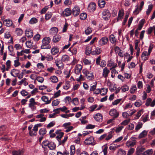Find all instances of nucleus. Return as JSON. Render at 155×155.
Instances as JSON below:
<instances>
[{
	"label": "nucleus",
	"mask_w": 155,
	"mask_h": 155,
	"mask_svg": "<svg viewBox=\"0 0 155 155\" xmlns=\"http://www.w3.org/2000/svg\"><path fill=\"white\" fill-rule=\"evenodd\" d=\"M51 41V39L49 37L44 38L42 40V45L41 46V49H50L51 46L49 45Z\"/></svg>",
	"instance_id": "1"
},
{
	"label": "nucleus",
	"mask_w": 155,
	"mask_h": 155,
	"mask_svg": "<svg viewBox=\"0 0 155 155\" xmlns=\"http://www.w3.org/2000/svg\"><path fill=\"white\" fill-rule=\"evenodd\" d=\"M82 67L79 64L76 65L74 68V72L77 74H80V76L76 79L77 81H80L82 78V75L81 74V71L82 69Z\"/></svg>",
	"instance_id": "2"
},
{
	"label": "nucleus",
	"mask_w": 155,
	"mask_h": 155,
	"mask_svg": "<svg viewBox=\"0 0 155 155\" xmlns=\"http://www.w3.org/2000/svg\"><path fill=\"white\" fill-rule=\"evenodd\" d=\"M84 143L87 145H93L96 144L94 138L92 136L86 139L84 141Z\"/></svg>",
	"instance_id": "3"
},
{
	"label": "nucleus",
	"mask_w": 155,
	"mask_h": 155,
	"mask_svg": "<svg viewBox=\"0 0 155 155\" xmlns=\"http://www.w3.org/2000/svg\"><path fill=\"white\" fill-rule=\"evenodd\" d=\"M101 57L100 56H98L96 60V63L97 65H99L102 68L105 66L106 64V61L104 60H102L100 62Z\"/></svg>",
	"instance_id": "4"
},
{
	"label": "nucleus",
	"mask_w": 155,
	"mask_h": 155,
	"mask_svg": "<svg viewBox=\"0 0 155 155\" xmlns=\"http://www.w3.org/2000/svg\"><path fill=\"white\" fill-rule=\"evenodd\" d=\"M108 40V38L106 37H102L98 41L99 46H101L107 44Z\"/></svg>",
	"instance_id": "5"
},
{
	"label": "nucleus",
	"mask_w": 155,
	"mask_h": 155,
	"mask_svg": "<svg viewBox=\"0 0 155 155\" xmlns=\"http://www.w3.org/2000/svg\"><path fill=\"white\" fill-rule=\"evenodd\" d=\"M110 115L115 118L118 117L119 114L118 112L115 109H112L109 111Z\"/></svg>",
	"instance_id": "6"
},
{
	"label": "nucleus",
	"mask_w": 155,
	"mask_h": 155,
	"mask_svg": "<svg viewBox=\"0 0 155 155\" xmlns=\"http://www.w3.org/2000/svg\"><path fill=\"white\" fill-rule=\"evenodd\" d=\"M109 39L110 42L114 45H116L118 42L116 37L113 34L109 36Z\"/></svg>",
	"instance_id": "7"
},
{
	"label": "nucleus",
	"mask_w": 155,
	"mask_h": 155,
	"mask_svg": "<svg viewBox=\"0 0 155 155\" xmlns=\"http://www.w3.org/2000/svg\"><path fill=\"white\" fill-rule=\"evenodd\" d=\"M83 71L84 73H85L86 77L87 79L91 80L94 79V76L92 73L87 70Z\"/></svg>",
	"instance_id": "8"
},
{
	"label": "nucleus",
	"mask_w": 155,
	"mask_h": 155,
	"mask_svg": "<svg viewBox=\"0 0 155 155\" xmlns=\"http://www.w3.org/2000/svg\"><path fill=\"white\" fill-rule=\"evenodd\" d=\"M25 34L28 38H31L33 36V32L32 30L27 28L25 30Z\"/></svg>",
	"instance_id": "9"
},
{
	"label": "nucleus",
	"mask_w": 155,
	"mask_h": 155,
	"mask_svg": "<svg viewBox=\"0 0 155 155\" xmlns=\"http://www.w3.org/2000/svg\"><path fill=\"white\" fill-rule=\"evenodd\" d=\"M96 5L94 2L91 3L88 7V9L91 12H94L96 9Z\"/></svg>",
	"instance_id": "10"
},
{
	"label": "nucleus",
	"mask_w": 155,
	"mask_h": 155,
	"mask_svg": "<svg viewBox=\"0 0 155 155\" xmlns=\"http://www.w3.org/2000/svg\"><path fill=\"white\" fill-rule=\"evenodd\" d=\"M102 16L103 18L106 19L107 18L110 16V13L109 11L107 9H104L102 13Z\"/></svg>",
	"instance_id": "11"
},
{
	"label": "nucleus",
	"mask_w": 155,
	"mask_h": 155,
	"mask_svg": "<svg viewBox=\"0 0 155 155\" xmlns=\"http://www.w3.org/2000/svg\"><path fill=\"white\" fill-rule=\"evenodd\" d=\"M110 72V70L107 67H105L103 70L102 76L105 78H107Z\"/></svg>",
	"instance_id": "12"
},
{
	"label": "nucleus",
	"mask_w": 155,
	"mask_h": 155,
	"mask_svg": "<svg viewBox=\"0 0 155 155\" xmlns=\"http://www.w3.org/2000/svg\"><path fill=\"white\" fill-rule=\"evenodd\" d=\"M80 9L77 6H75L72 9L73 14L74 16L78 15L80 13Z\"/></svg>",
	"instance_id": "13"
},
{
	"label": "nucleus",
	"mask_w": 155,
	"mask_h": 155,
	"mask_svg": "<svg viewBox=\"0 0 155 155\" xmlns=\"http://www.w3.org/2000/svg\"><path fill=\"white\" fill-rule=\"evenodd\" d=\"M12 24L13 22L12 20L9 18L6 19L4 21L3 24L7 27H10L12 25Z\"/></svg>",
	"instance_id": "14"
},
{
	"label": "nucleus",
	"mask_w": 155,
	"mask_h": 155,
	"mask_svg": "<svg viewBox=\"0 0 155 155\" xmlns=\"http://www.w3.org/2000/svg\"><path fill=\"white\" fill-rule=\"evenodd\" d=\"M150 55V54L147 51H145L143 52L141 55L142 60H143L144 61L147 60L148 58Z\"/></svg>",
	"instance_id": "15"
},
{
	"label": "nucleus",
	"mask_w": 155,
	"mask_h": 155,
	"mask_svg": "<svg viewBox=\"0 0 155 155\" xmlns=\"http://www.w3.org/2000/svg\"><path fill=\"white\" fill-rule=\"evenodd\" d=\"M41 100L45 102V104H47L51 102V99L49 100L48 97L46 96H43L41 97Z\"/></svg>",
	"instance_id": "16"
},
{
	"label": "nucleus",
	"mask_w": 155,
	"mask_h": 155,
	"mask_svg": "<svg viewBox=\"0 0 155 155\" xmlns=\"http://www.w3.org/2000/svg\"><path fill=\"white\" fill-rule=\"evenodd\" d=\"M61 61L59 60H55V63L56 65L58 67L59 69H62L63 68L64 65Z\"/></svg>",
	"instance_id": "17"
},
{
	"label": "nucleus",
	"mask_w": 155,
	"mask_h": 155,
	"mask_svg": "<svg viewBox=\"0 0 155 155\" xmlns=\"http://www.w3.org/2000/svg\"><path fill=\"white\" fill-rule=\"evenodd\" d=\"M71 13V10L68 8L65 9L62 13L63 15L65 16H68L70 15Z\"/></svg>",
	"instance_id": "18"
},
{
	"label": "nucleus",
	"mask_w": 155,
	"mask_h": 155,
	"mask_svg": "<svg viewBox=\"0 0 155 155\" xmlns=\"http://www.w3.org/2000/svg\"><path fill=\"white\" fill-rule=\"evenodd\" d=\"M24 151L22 150H14L12 151V155H22Z\"/></svg>",
	"instance_id": "19"
},
{
	"label": "nucleus",
	"mask_w": 155,
	"mask_h": 155,
	"mask_svg": "<svg viewBox=\"0 0 155 155\" xmlns=\"http://www.w3.org/2000/svg\"><path fill=\"white\" fill-rule=\"evenodd\" d=\"M94 119L97 121H101L102 120V116L100 113H97L94 116Z\"/></svg>",
	"instance_id": "20"
},
{
	"label": "nucleus",
	"mask_w": 155,
	"mask_h": 155,
	"mask_svg": "<svg viewBox=\"0 0 155 155\" xmlns=\"http://www.w3.org/2000/svg\"><path fill=\"white\" fill-rule=\"evenodd\" d=\"M107 66L109 67H111V68H114L117 67V64L115 63L113 61L110 60L108 61Z\"/></svg>",
	"instance_id": "21"
},
{
	"label": "nucleus",
	"mask_w": 155,
	"mask_h": 155,
	"mask_svg": "<svg viewBox=\"0 0 155 155\" xmlns=\"http://www.w3.org/2000/svg\"><path fill=\"white\" fill-rule=\"evenodd\" d=\"M102 50L101 48L97 47L96 48L95 50L92 51V54L93 55H98L101 52Z\"/></svg>",
	"instance_id": "22"
},
{
	"label": "nucleus",
	"mask_w": 155,
	"mask_h": 155,
	"mask_svg": "<svg viewBox=\"0 0 155 155\" xmlns=\"http://www.w3.org/2000/svg\"><path fill=\"white\" fill-rule=\"evenodd\" d=\"M120 147V145H115L114 144H110L109 149L110 150L112 151L115 150L117 148Z\"/></svg>",
	"instance_id": "23"
},
{
	"label": "nucleus",
	"mask_w": 155,
	"mask_h": 155,
	"mask_svg": "<svg viewBox=\"0 0 155 155\" xmlns=\"http://www.w3.org/2000/svg\"><path fill=\"white\" fill-rule=\"evenodd\" d=\"M58 29L56 27H54L51 28L49 31L50 33L52 35L56 34L58 32Z\"/></svg>",
	"instance_id": "24"
},
{
	"label": "nucleus",
	"mask_w": 155,
	"mask_h": 155,
	"mask_svg": "<svg viewBox=\"0 0 155 155\" xmlns=\"http://www.w3.org/2000/svg\"><path fill=\"white\" fill-rule=\"evenodd\" d=\"M148 133V131L146 130H143L139 134L138 138L140 139L145 137L147 135Z\"/></svg>",
	"instance_id": "25"
},
{
	"label": "nucleus",
	"mask_w": 155,
	"mask_h": 155,
	"mask_svg": "<svg viewBox=\"0 0 155 155\" xmlns=\"http://www.w3.org/2000/svg\"><path fill=\"white\" fill-rule=\"evenodd\" d=\"M135 144L136 142H135L130 140H128L126 143V146L128 147H133Z\"/></svg>",
	"instance_id": "26"
},
{
	"label": "nucleus",
	"mask_w": 155,
	"mask_h": 155,
	"mask_svg": "<svg viewBox=\"0 0 155 155\" xmlns=\"http://www.w3.org/2000/svg\"><path fill=\"white\" fill-rule=\"evenodd\" d=\"M124 14V12L123 10H121L119 11L117 19V21L123 18Z\"/></svg>",
	"instance_id": "27"
},
{
	"label": "nucleus",
	"mask_w": 155,
	"mask_h": 155,
	"mask_svg": "<svg viewBox=\"0 0 155 155\" xmlns=\"http://www.w3.org/2000/svg\"><path fill=\"white\" fill-rule=\"evenodd\" d=\"M61 38V36L59 35H56L53 37L52 41L54 43H56L59 41Z\"/></svg>",
	"instance_id": "28"
},
{
	"label": "nucleus",
	"mask_w": 155,
	"mask_h": 155,
	"mask_svg": "<svg viewBox=\"0 0 155 155\" xmlns=\"http://www.w3.org/2000/svg\"><path fill=\"white\" fill-rule=\"evenodd\" d=\"M121 101V103H120V105L124 101H122V98L117 99L113 102L112 104L113 105H116L120 103Z\"/></svg>",
	"instance_id": "29"
},
{
	"label": "nucleus",
	"mask_w": 155,
	"mask_h": 155,
	"mask_svg": "<svg viewBox=\"0 0 155 155\" xmlns=\"http://www.w3.org/2000/svg\"><path fill=\"white\" fill-rule=\"evenodd\" d=\"M143 126V124L142 122H138L137 123L135 127V130L136 131H137L142 127Z\"/></svg>",
	"instance_id": "30"
},
{
	"label": "nucleus",
	"mask_w": 155,
	"mask_h": 155,
	"mask_svg": "<svg viewBox=\"0 0 155 155\" xmlns=\"http://www.w3.org/2000/svg\"><path fill=\"white\" fill-rule=\"evenodd\" d=\"M48 147L51 150H54L55 148L56 145L53 142H50L48 144Z\"/></svg>",
	"instance_id": "31"
},
{
	"label": "nucleus",
	"mask_w": 155,
	"mask_h": 155,
	"mask_svg": "<svg viewBox=\"0 0 155 155\" xmlns=\"http://www.w3.org/2000/svg\"><path fill=\"white\" fill-rule=\"evenodd\" d=\"M69 59V57L67 55H63L61 58V61L62 62H67Z\"/></svg>",
	"instance_id": "32"
},
{
	"label": "nucleus",
	"mask_w": 155,
	"mask_h": 155,
	"mask_svg": "<svg viewBox=\"0 0 155 155\" xmlns=\"http://www.w3.org/2000/svg\"><path fill=\"white\" fill-rule=\"evenodd\" d=\"M106 2L104 0H99L98 1V4L99 6L101 8H104Z\"/></svg>",
	"instance_id": "33"
},
{
	"label": "nucleus",
	"mask_w": 155,
	"mask_h": 155,
	"mask_svg": "<svg viewBox=\"0 0 155 155\" xmlns=\"http://www.w3.org/2000/svg\"><path fill=\"white\" fill-rule=\"evenodd\" d=\"M60 130H57L55 133L58 135L56 137V138H61L63 136L64 133L62 132H60Z\"/></svg>",
	"instance_id": "34"
},
{
	"label": "nucleus",
	"mask_w": 155,
	"mask_h": 155,
	"mask_svg": "<svg viewBox=\"0 0 155 155\" xmlns=\"http://www.w3.org/2000/svg\"><path fill=\"white\" fill-rule=\"evenodd\" d=\"M59 52V49L57 48H52L51 50V53L54 55H55Z\"/></svg>",
	"instance_id": "35"
},
{
	"label": "nucleus",
	"mask_w": 155,
	"mask_h": 155,
	"mask_svg": "<svg viewBox=\"0 0 155 155\" xmlns=\"http://www.w3.org/2000/svg\"><path fill=\"white\" fill-rule=\"evenodd\" d=\"M15 32L17 35L20 36L22 35L23 31L20 28H17L15 29Z\"/></svg>",
	"instance_id": "36"
},
{
	"label": "nucleus",
	"mask_w": 155,
	"mask_h": 155,
	"mask_svg": "<svg viewBox=\"0 0 155 155\" xmlns=\"http://www.w3.org/2000/svg\"><path fill=\"white\" fill-rule=\"evenodd\" d=\"M153 153V150L152 149H149L144 152L142 155H151Z\"/></svg>",
	"instance_id": "37"
},
{
	"label": "nucleus",
	"mask_w": 155,
	"mask_h": 155,
	"mask_svg": "<svg viewBox=\"0 0 155 155\" xmlns=\"http://www.w3.org/2000/svg\"><path fill=\"white\" fill-rule=\"evenodd\" d=\"M50 79L51 82L54 83H56L58 81V78L54 75L51 76L50 78Z\"/></svg>",
	"instance_id": "38"
},
{
	"label": "nucleus",
	"mask_w": 155,
	"mask_h": 155,
	"mask_svg": "<svg viewBox=\"0 0 155 155\" xmlns=\"http://www.w3.org/2000/svg\"><path fill=\"white\" fill-rule=\"evenodd\" d=\"M92 31V28L89 27H87L84 31L85 33L87 35L91 34Z\"/></svg>",
	"instance_id": "39"
},
{
	"label": "nucleus",
	"mask_w": 155,
	"mask_h": 155,
	"mask_svg": "<svg viewBox=\"0 0 155 155\" xmlns=\"http://www.w3.org/2000/svg\"><path fill=\"white\" fill-rule=\"evenodd\" d=\"M47 131L45 128H41L39 131V134L41 135H44L46 133Z\"/></svg>",
	"instance_id": "40"
},
{
	"label": "nucleus",
	"mask_w": 155,
	"mask_h": 155,
	"mask_svg": "<svg viewBox=\"0 0 155 155\" xmlns=\"http://www.w3.org/2000/svg\"><path fill=\"white\" fill-rule=\"evenodd\" d=\"M112 131H111L108 133V134L107 135L106 134V137H105V140H108L111 139L112 137Z\"/></svg>",
	"instance_id": "41"
},
{
	"label": "nucleus",
	"mask_w": 155,
	"mask_h": 155,
	"mask_svg": "<svg viewBox=\"0 0 155 155\" xmlns=\"http://www.w3.org/2000/svg\"><path fill=\"white\" fill-rule=\"evenodd\" d=\"M26 46L28 48H31L33 47V43L30 41H27L26 42Z\"/></svg>",
	"instance_id": "42"
},
{
	"label": "nucleus",
	"mask_w": 155,
	"mask_h": 155,
	"mask_svg": "<svg viewBox=\"0 0 155 155\" xmlns=\"http://www.w3.org/2000/svg\"><path fill=\"white\" fill-rule=\"evenodd\" d=\"M6 70L8 71L11 68V61L10 60H8L6 63Z\"/></svg>",
	"instance_id": "43"
},
{
	"label": "nucleus",
	"mask_w": 155,
	"mask_h": 155,
	"mask_svg": "<svg viewBox=\"0 0 155 155\" xmlns=\"http://www.w3.org/2000/svg\"><path fill=\"white\" fill-rule=\"evenodd\" d=\"M121 88L122 92H124L129 90V87L127 85H125L122 86Z\"/></svg>",
	"instance_id": "44"
},
{
	"label": "nucleus",
	"mask_w": 155,
	"mask_h": 155,
	"mask_svg": "<svg viewBox=\"0 0 155 155\" xmlns=\"http://www.w3.org/2000/svg\"><path fill=\"white\" fill-rule=\"evenodd\" d=\"M38 22L37 19L35 18H32L29 21V23L31 24H33Z\"/></svg>",
	"instance_id": "45"
},
{
	"label": "nucleus",
	"mask_w": 155,
	"mask_h": 155,
	"mask_svg": "<svg viewBox=\"0 0 155 155\" xmlns=\"http://www.w3.org/2000/svg\"><path fill=\"white\" fill-rule=\"evenodd\" d=\"M126 154V152L125 150L121 149H119L117 153V155H125Z\"/></svg>",
	"instance_id": "46"
},
{
	"label": "nucleus",
	"mask_w": 155,
	"mask_h": 155,
	"mask_svg": "<svg viewBox=\"0 0 155 155\" xmlns=\"http://www.w3.org/2000/svg\"><path fill=\"white\" fill-rule=\"evenodd\" d=\"M137 87L136 85H133L131 86L130 89V93L133 94L134 93L135 91L137 90Z\"/></svg>",
	"instance_id": "47"
},
{
	"label": "nucleus",
	"mask_w": 155,
	"mask_h": 155,
	"mask_svg": "<svg viewBox=\"0 0 155 155\" xmlns=\"http://www.w3.org/2000/svg\"><path fill=\"white\" fill-rule=\"evenodd\" d=\"M143 148H138L137 149L136 155H140L143 151Z\"/></svg>",
	"instance_id": "48"
},
{
	"label": "nucleus",
	"mask_w": 155,
	"mask_h": 155,
	"mask_svg": "<svg viewBox=\"0 0 155 155\" xmlns=\"http://www.w3.org/2000/svg\"><path fill=\"white\" fill-rule=\"evenodd\" d=\"M60 101L58 99L54 100L52 101V106H57L60 103Z\"/></svg>",
	"instance_id": "49"
},
{
	"label": "nucleus",
	"mask_w": 155,
	"mask_h": 155,
	"mask_svg": "<svg viewBox=\"0 0 155 155\" xmlns=\"http://www.w3.org/2000/svg\"><path fill=\"white\" fill-rule=\"evenodd\" d=\"M75 147L74 146H71L70 147V155H74L75 153Z\"/></svg>",
	"instance_id": "50"
},
{
	"label": "nucleus",
	"mask_w": 155,
	"mask_h": 155,
	"mask_svg": "<svg viewBox=\"0 0 155 155\" xmlns=\"http://www.w3.org/2000/svg\"><path fill=\"white\" fill-rule=\"evenodd\" d=\"M87 17V14L85 13H82L80 14V18L81 20H84Z\"/></svg>",
	"instance_id": "51"
},
{
	"label": "nucleus",
	"mask_w": 155,
	"mask_h": 155,
	"mask_svg": "<svg viewBox=\"0 0 155 155\" xmlns=\"http://www.w3.org/2000/svg\"><path fill=\"white\" fill-rule=\"evenodd\" d=\"M124 127L123 126H119L115 127V131L117 133L120 132L123 128Z\"/></svg>",
	"instance_id": "52"
},
{
	"label": "nucleus",
	"mask_w": 155,
	"mask_h": 155,
	"mask_svg": "<svg viewBox=\"0 0 155 155\" xmlns=\"http://www.w3.org/2000/svg\"><path fill=\"white\" fill-rule=\"evenodd\" d=\"M136 9L134 11V13L135 15H137L140 12V8H139V6L138 5H137L135 6Z\"/></svg>",
	"instance_id": "53"
},
{
	"label": "nucleus",
	"mask_w": 155,
	"mask_h": 155,
	"mask_svg": "<svg viewBox=\"0 0 155 155\" xmlns=\"http://www.w3.org/2000/svg\"><path fill=\"white\" fill-rule=\"evenodd\" d=\"M101 92L102 91L103 93H101V94L102 96H104L106 95L108 91V89L107 88H101Z\"/></svg>",
	"instance_id": "54"
},
{
	"label": "nucleus",
	"mask_w": 155,
	"mask_h": 155,
	"mask_svg": "<svg viewBox=\"0 0 155 155\" xmlns=\"http://www.w3.org/2000/svg\"><path fill=\"white\" fill-rule=\"evenodd\" d=\"M72 103L75 105H78L79 103L78 98L77 97L74 98L72 101Z\"/></svg>",
	"instance_id": "55"
},
{
	"label": "nucleus",
	"mask_w": 155,
	"mask_h": 155,
	"mask_svg": "<svg viewBox=\"0 0 155 155\" xmlns=\"http://www.w3.org/2000/svg\"><path fill=\"white\" fill-rule=\"evenodd\" d=\"M153 5H149L148 7V8L146 12V14L147 15H149L150 12L151 11V10L152 9Z\"/></svg>",
	"instance_id": "56"
},
{
	"label": "nucleus",
	"mask_w": 155,
	"mask_h": 155,
	"mask_svg": "<svg viewBox=\"0 0 155 155\" xmlns=\"http://www.w3.org/2000/svg\"><path fill=\"white\" fill-rule=\"evenodd\" d=\"M46 59L47 61H51L53 59V57L49 54H48L45 56Z\"/></svg>",
	"instance_id": "57"
},
{
	"label": "nucleus",
	"mask_w": 155,
	"mask_h": 155,
	"mask_svg": "<svg viewBox=\"0 0 155 155\" xmlns=\"http://www.w3.org/2000/svg\"><path fill=\"white\" fill-rule=\"evenodd\" d=\"M49 142H49V141H48V140H45V141H43L42 143V147L43 148H45V147H47V146L48 147V144L49 143Z\"/></svg>",
	"instance_id": "58"
},
{
	"label": "nucleus",
	"mask_w": 155,
	"mask_h": 155,
	"mask_svg": "<svg viewBox=\"0 0 155 155\" xmlns=\"http://www.w3.org/2000/svg\"><path fill=\"white\" fill-rule=\"evenodd\" d=\"M142 104V101L140 100L137 101L134 103V105L137 107H139Z\"/></svg>",
	"instance_id": "59"
},
{
	"label": "nucleus",
	"mask_w": 155,
	"mask_h": 155,
	"mask_svg": "<svg viewBox=\"0 0 155 155\" xmlns=\"http://www.w3.org/2000/svg\"><path fill=\"white\" fill-rule=\"evenodd\" d=\"M29 103L28 105H36V103L35 102V99L32 98L30 99L29 101Z\"/></svg>",
	"instance_id": "60"
},
{
	"label": "nucleus",
	"mask_w": 155,
	"mask_h": 155,
	"mask_svg": "<svg viewBox=\"0 0 155 155\" xmlns=\"http://www.w3.org/2000/svg\"><path fill=\"white\" fill-rule=\"evenodd\" d=\"M95 125L89 124L86 127V128L87 129H93L95 128Z\"/></svg>",
	"instance_id": "61"
},
{
	"label": "nucleus",
	"mask_w": 155,
	"mask_h": 155,
	"mask_svg": "<svg viewBox=\"0 0 155 155\" xmlns=\"http://www.w3.org/2000/svg\"><path fill=\"white\" fill-rule=\"evenodd\" d=\"M101 89L97 88L94 91V94H101Z\"/></svg>",
	"instance_id": "62"
},
{
	"label": "nucleus",
	"mask_w": 155,
	"mask_h": 155,
	"mask_svg": "<svg viewBox=\"0 0 155 155\" xmlns=\"http://www.w3.org/2000/svg\"><path fill=\"white\" fill-rule=\"evenodd\" d=\"M40 37L41 36L39 34H37L34 36L33 39L35 41H37L40 39Z\"/></svg>",
	"instance_id": "63"
},
{
	"label": "nucleus",
	"mask_w": 155,
	"mask_h": 155,
	"mask_svg": "<svg viewBox=\"0 0 155 155\" xmlns=\"http://www.w3.org/2000/svg\"><path fill=\"white\" fill-rule=\"evenodd\" d=\"M130 121V119H128L126 120L123 121L121 123V124L122 125H126L128 124Z\"/></svg>",
	"instance_id": "64"
}]
</instances>
